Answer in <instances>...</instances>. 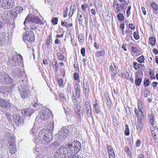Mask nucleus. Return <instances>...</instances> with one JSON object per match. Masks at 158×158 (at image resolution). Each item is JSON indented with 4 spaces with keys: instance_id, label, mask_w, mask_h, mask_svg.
<instances>
[{
    "instance_id": "nucleus-35",
    "label": "nucleus",
    "mask_w": 158,
    "mask_h": 158,
    "mask_svg": "<svg viewBox=\"0 0 158 158\" xmlns=\"http://www.w3.org/2000/svg\"><path fill=\"white\" fill-rule=\"evenodd\" d=\"M142 81V79L139 78H136L135 80V84L138 86H139Z\"/></svg>"
},
{
    "instance_id": "nucleus-50",
    "label": "nucleus",
    "mask_w": 158,
    "mask_h": 158,
    "mask_svg": "<svg viewBox=\"0 0 158 158\" xmlns=\"http://www.w3.org/2000/svg\"><path fill=\"white\" fill-rule=\"evenodd\" d=\"M131 6H129L128 7V8L127 9V10L126 11V13H127V17H128L130 15V10H131Z\"/></svg>"
},
{
    "instance_id": "nucleus-54",
    "label": "nucleus",
    "mask_w": 158,
    "mask_h": 158,
    "mask_svg": "<svg viewBox=\"0 0 158 158\" xmlns=\"http://www.w3.org/2000/svg\"><path fill=\"white\" fill-rule=\"evenodd\" d=\"M72 101L75 104L77 103V99L76 98L75 96L74 95V94H73V95L72 96Z\"/></svg>"
},
{
    "instance_id": "nucleus-9",
    "label": "nucleus",
    "mask_w": 158,
    "mask_h": 158,
    "mask_svg": "<svg viewBox=\"0 0 158 158\" xmlns=\"http://www.w3.org/2000/svg\"><path fill=\"white\" fill-rule=\"evenodd\" d=\"M22 10L23 9L22 7H15L14 11L11 13V18L15 19L17 17L18 14H19Z\"/></svg>"
},
{
    "instance_id": "nucleus-4",
    "label": "nucleus",
    "mask_w": 158,
    "mask_h": 158,
    "mask_svg": "<svg viewBox=\"0 0 158 158\" xmlns=\"http://www.w3.org/2000/svg\"><path fill=\"white\" fill-rule=\"evenodd\" d=\"M29 22L40 24H44V23L42 22L41 20L38 17L33 16L30 17L28 16L26 18L24 23V24L25 26V27L24 28L25 29H26V23Z\"/></svg>"
},
{
    "instance_id": "nucleus-14",
    "label": "nucleus",
    "mask_w": 158,
    "mask_h": 158,
    "mask_svg": "<svg viewBox=\"0 0 158 158\" xmlns=\"http://www.w3.org/2000/svg\"><path fill=\"white\" fill-rule=\"evenodd\" d=\"M109 158H114L115 153L112 147L110 145H108L106 147Z\"/></svg>"
},
{
    "instance_id": "nucleus-30",
    "label": "nucleus",
    "mask_w": 158,
    "mask_h": 158,
    "mask_svg": "<svg viewBox=\"0 0 158 158\" xmlns=\"http://www.w3.org/2000/svg\"><path fill=\"white\" fill-rule=\"evenodd\" d=\"M145 58L143 55H141L137 59V61L140 63H142L144 62Z\"/></svg>"
},
{
    "instance_id": "nucleus-52",
    "label": "nucleus",
    "mask_w": 158,
    "mask_h": 158,
    "mask_svg": "<svg viewBox=\"0 0 158 158\" xmlns=\"http://www.w3.org/2000/svg\"><path fill=\"white\" fill-rule=\"evenodd\" d=\"M85 49L84 48H82L81 49V53L83 56H85Z\"/></svg>"
},
{
    "instance_id": "nucleus-25",
    "label": "nucleus",
    "mask_w": 158,
    "mask_h": 158,
    "mask_svg": "<svg viewBox=\"0 0 158 158\" xmlns=\"http://www.w3.org/2000/svg\"><path fill=\"white\" fill-rule=\"evenodd\" d=\"M14 59L15 60H18V62L19 64L23 62V59L22 56L20 55H18L15 56Z\"/></svg>"
},
{
    "instance_id": "nucleus-55",
    "label": "nucleus",
    "mask_w": 158,
    "mask_h": 158,
    "mask_svg": "<svg viewBox=\"0 0 158 158\" xmlns=\"http://www.w3.org/2000/svg\"><path fill=\"white\" fill-rule=\"evenodd\" d=\"M74 76L75 80H77L78 79L79 77V75L78 73H75L74 74Z\"/></svg>"
},
{
    "instance_id": "nucleus-28",
    "label": "nucleus",
    "mask_w": 158,
    "mask_h": 158,
    "mask_svg": "<svg viewBox=\"0 0 158 158\" xmlns=\"http://www.w3.org/2000/svg\"><path fill=\"white\" fill-rule=\"evenodd\" d=\"M148 118L149 121V122L152 125H153L154 121V114L153 113H151L149 116Z\"/></svg>"
},
{
    "instance_id": "nucleus-58",
    "label": "nucleus",
    "mask_w": 158,
    "mask_h": 158,
    "mask_svg": "<svg viewBox=\"0 0 158 158\" xmlns=\"http://www.w3.org/2000/svg\"><path fill=\"white\" fill-rule=\"evenodd\" d=\"M36 132V130H35V129L33 127L32 128L31 130V134H32L33 135H35V133Z\"/></svg>"
},
{
    "instance_id": "nucleus-24",
    "label": "nucleus",
    "mask_w": 158,
    "mask_h": 158,
    "mask_svg": "<svg viewBox=\"0 0 158 158\" xmlns=\"http://www.w3.org/2000/svg\"><path fill=\"white\" fill-rule=\"evenodd\" d=\"M77 15L78 16L79 15V17L78 18L79 23H80L81 22L82 23L83 21L82 16V15H84V16H85V15H84V12L81 10H78Z\"/></svg>"
},
{
    "instance_id": "nucleus-43",
    "label": "nucleus",
    "mask_w": 158,
    "mask_h": 158,
    "mask_svg": "<svg viewBox=\"0 0 158 158\" xmlns=\"http://www.w3.org/2000/svg\"><path fill=\"white\" fill-rule=\"evenodd\" d=\"M124 151L127 153V154L128 156H131V152L129 150V148L128 147L126 146L124 148Z\"/></svg>"
},
{
    "instance_id": "nucleus-47",
    "label": "nucleus",
    "mask_w": 158,
    "mask_h": 158,
    "mask_svg": "<svg viewBox=\"0 0 158 158\" xmlns=\"http://www.w3.org/2000/svg\"><path fill=\"white\" fill-rule=\"evenodd\" d=\"M133 36L135 39L136 40H138L139 39V36L138 32L135 31L133 33Z\"/></svg>"
},
{
    "instance_id": "nucleus-17",
    "label": "nucleus",
    "mask_w": 158,
    "mask_h": 158,
    "mask_svg": "<svg viewBox=\"0 0 158 158\" xmlns=\"http://www.w3.org/2000/svg\"><path fill=\"white\" fill-rule=\"evenodd\" d=\"M132 31L128 28L126 31V37L125 38V39L127 41H128L130 39L132 38Z\"/></svg>"
},
{
    "instance_id": "nucleus-56",
    "label": "nucleus",
    "mask_w": 158,
    "mask_h": 158,
    "mask_svg": "<svg viewBox=\"0 0 158 158\" xmlns=\"http://www.w3.org/2000/svg\"><path fill=\"white\" fill-rule=\"evenodd\" d=\"M157 84L158 83L156 81H154L152 83V86L154 89H155L156 88Z\"/></svg>"
},
{
    "instance_id": "nucleus-8",
    "label": "nucleus",
    "mask_w": 158,
    "mask_h": 158,
    "mask_svg": "<svg viewBox=\"0 0 158 158\" xmlns=\"http://www.w3.org/2000/svg\"><path fill=\"white\" fill-rule=\"evenodd\" d=\"M11 104L8 101H6L3 99H0V107L5 109L10 108Z\"/></svg>"
},
{
    "instance_id": "nucleus-63",
    "label": "nucleus",
    "mask_w": 158,
    "mask_h": 158,
    "mask_svg": "<svg viewBox=\"0 0 158 158\" xmlns=\"http://www.w3.org/2000/svg\"><path fill=\"white\" fill-rule=\"evenodd\" d=\"M60 153L59 152H57V151L56 152L54 153V156L56 158H59V156Z\"/></svg>"
},
{
    "instance_id": "nucleus-32",
    "label": "nucleus",
    "mask_w": 158,
    "mask_h": 158,
    "mask_svg": "<svg viewBox=\"0 0 158 158\" xmlns=\"http://www.w3.org/2000/svg\"><path fill=\"white\" fill-rule=\"evenodd\" d=\"M85 80H84L83 81V84L84 86V88L86 91L88 92L89 91V87L88 85V83L86 81L85 82H84Z\"/></svg>"
},
{
    "instance_id": "nucleus-57",
    "label": "nucleus",
    "mask_w": 158,
    "mask_h": 158,
    "mask_svg": "<svg viewBox=\"0 0 158 158\" xmlns=\"http://www.w3.org/2000/svg\"><path fill=\"white\" fill-rule=\"evenodd\" d=\"M137 65V66L135 67V69L136 70L139 69L140 68V66H143V65L140 64H138Z\"/></svg>"
},
{
    "instance_id": "nucleus-11",
    "label": "nucleus",
    "mask_w": 158,
    "mask_h": 158,
    "mask_svg": "<svg viewBox=\"0 0 158 158\" xmlns=\"http://www.w3.org/2000/svg\"><path fill=\"white\" fill-rule=\"evenodd\" d=\"M114 11L116 13H118L119 12H121L123 11L125 12V10L124 8V3L117 4L116 5H114Z\"/></svg>"
},
{
    "instance_id": "nucleus-42",
    "label": "nucleus",
    "mask_w": 158,
    "mask_h": 158,
    "mask_svg": "<svg viewBox=\"0 0 158 158\" xmlns=\"http://www.w3.org/2000/svg\"><path fill=\"white\" fill-rule=\"evenodd\" d=\"M117 19L118 20L120 21L123 20L124 19V17L121 13L118 14L117 16Z\"/></svg>"
},
{
    "instance_id": "nucleus-5",
    "label": "nucleus",
    "mask_w": 158,
    "mask_h": 158,
    "mask_svg": "<svg viewBox=\"0 0 158 158\" xmlns=\"http://www.w3.org/2000/svg\"><path fill=\"white\" fill-rule=\"evenodd\" d=\"M15 3L11 0H0V6L4 9H9L15 6Z\"/></svg>"
},
{
    "instance_id": "nucleus-33",
    "label": "nucleus",
    "mask_w": 158,
    "mask_h": 158,
    "mask_svg": "<svg viewBox=\"0 0 158 158\" xmlns=\"http://www.w3.org/2000/svg\"><path fill=\"white\" fill-rule=\"evenodd\" d=\"M78 39L80 43H83L84 41V38L82 34H80L78 35Z\"/></svg>"
},
{
    "instance_id": "nucleus-23",
    "label": "nucleus",
    "mask_w": 158,
    "mask_h": 158,
    "mask_svg": "<svg viewBox=\"0 0 158 158\" xmlns=\"http://www.w3.org/2000/svg\"><path fill=\"white\" fill-rule=\"evenodd\" d=\"M141 119H138V124L136 125L137 129L138 130L140 131L143 127V123L142 122Z\"/></svg>"
},
{
    "instance_id": "nucleus-41",
    "label": "nucleus",
    "mask_w": 158,
    "mask_h": 158,
    "mask_svg": "<svg viewBox=\"0 0 158 158\" xmlns=\"http://www.w3.org/2000/svg\"><path fill=\"white\" fill-rule=\"evenodd\" d=\"M13 59L9 60L8 62L9 65L11 66H16V63L13 60Z\"/></svg>"
},
{
    "instance_id": "nucleus-61",
    "label": "nucleus",
    "mask_w": 158,
    "mask_h": 158,
    "mask_svg": "<svg viewBox=\"0 0 158 158\" xmlns=\"http://www.w3.org/2000/svg\"><path fill=\"white\" fill-rule=\"evenodd\" d=\"M76 10V8H73V9H72V6H71L70 8V10L69 12L71 13H72V14L73 15L74 12H75V11Z\"/></svg>"
},
{
    "instance_id": "nucleus-60",
    "label": "nucleus",
    "mask_w": 158,
    "mask_h": 158,
    "mask_svg": "<svg viewBox=\"0 0 158 158\" xmlns=\"http://www.w3.org/2000/svg\"><path fill=\"white\" fill-rule=\"evenodd\" d=\"M59 96L61 99H62L63 100H65L66 101V98L64 97L63 94L60 93L59 94Z\"/></svg>"
},
{
    "instance_id": "nucleus-48",
    "label": "nucleus",
    "mask_w": 158,
    "mask_h": 158,
    "mask_svg": "<svg viewBox=\"0 0 158 158\" xmlns=\"http://www.w3.org/2000/svg\"><path fill=\"white\" fill-rule=\"evenodd\" d=\"M58 19L57 18L55 17L52 18V23L56 25L57 23Z\"/></svg>"
},
{
    "instance_id": "nucleus-45",
    "label": "nucleus",
    "mask_w": 158,
    "mask_h": 158,
    "mask_svg": "<svg viewBox=\"0 0 158 158\" xmlns=\"http://www.w3.org/2000/svg\"><path fill=\"white\" fill-rule=\"evenodd\" d=\"M57 56L59 60H64V57L63 55H62L61 53L58 52L57 54Z\"/></svg>"
},
{
    "instance_id": "nucleus-26",
    "label": "nucleus",
    "mask_w": 158,
    "mask_h": 158,
    "mask_svg": "<svg viewBox=\"0 0 158 158\" xmlns=\"http://www.w3.org/2000/svg\"><path fill=\"white\" fill-rule=\"evenodd\" d=\"M74 142L75 143V146H73L74 148L75 149V148H77L78 150H76V151H77L78 152L81 148V143L78 141H74Z\"/></svg>"
},
{
    "instance_id": "nucleus-22",
    "label": "nucleus",
    "mask_w": 158,
    "mask_h": 158,
    "mask_svg": "<svg viewBox=\"0 0 158 158\" xmlns=\"http://www.w3.org/2000/svg\"><path fill=\"white\" fill-rule=\"evenodd\" d=\"M151 6L153 9V10L155 11V14L158 13V5H157L155 2H152L151 4Z\"/></svg>"
},
{
    "instance_id": "nucleus-64",
    "label": "nucleus",
    "mask_w": 158,
    "mask_h": 158,
    "mask_svg": "<svg viewBox=\"0 0 158 158\" xmlns=\"http://www.w3.org/2000/svg\"><path fill=\"white\" fill-rule=\"evenodd\" d=\"M94 47L97 49H98L99 48V45L96 42L94 43Z\"/></svg>"
},
{
    "instance_id": "nucleus-34",
    "label": "nucleus",
    "mask_w": 158,
    "mask_h": 158,
    "mask_svg": "<svg viewBox=\"0 0 158 158\" xmlns=\"http://www.w3.org/2000/svg\"><path fill=\"white\" fill-rule=\"evenodd\" d=\"M125 134L126 135H129L130 132L128 126L127 124H126L125 125Z\"/></svg>"
},
{
    "instance_id": "nucleus-20",
    "label": "nucleus",
    "mask_w": 158,
    "mask_h": 158,
    "mask_svg": "<svg viewBox=\"0 0 158 158\" xmlns=\"http://www.w3.org/2000/svg\"><path fill=\"white\" fill-rule=\"evenodd\" d=\"M105 100L106 99V102L108 107L110 108L112 105V103L111 102L110 99L108 97V95H105Z\"/></svg>"
},
{
    "instance_id": "nucleus-49",
    "label": "nucleus",
    "mask_w": 158,
    "mask_h": 158,
    "mask_svg": "<svg viewBox=\"0 0 158 158\" xmlns=\"http://www.w3.org/2000/svg\"><path fill=\"white\" fill-rule=\"evenodd\" d=\"M6 136L7 137L6 139H7L8 141V140H10V137L11 136L12 138H13L12 137V136L10 135V133L8 132H7L6 133Z\"/></svg>"
},
{
    "instance_id": "nucleus-44",
    "label": "nucleus",
    "mask_w": 158,
    "mask_h": 158,
    "mask_svg": "<svg viewBox=\"0 0 158 158\" xmlns=\"http://www.w3.org/2000/svg\"><path fill=\"white\" fill-rule=\"evenodd\" d=\"M30 28L32 30H35L36 29V23L30 22Z\"/></svg>"
},
{
    "instance_id": "nucleus-19",
    "label": "nucleus",
    "mask_w": 158,
    "mask_h": 158,
    "mask_svg": "<svg viewBox=\"0 0 158 158\" xmlns=\"http://www.w3.org/2000/svg\"><path fill=\"white\" fill-rule=\"evenodd\" d=\"M51 41L52 39L51 36L50 35H49L48 36L45 42V46L48 49H49L50 48V43H51Z\"/></svg>"
},
{
    "instance_id": "nucleus-31",
    "label": "nucleus",
    "mask_w": 158,
    "mask_h": 158,
    "mask_svg": "<svg viewBox=\"0 0 158 158\" xmlns=\"http://www.w3.org/2000/svg\"><path fill=\"white\" fill-rule=\"evenodd\" d=\"M85 113L87 115V116L89 118H92V109L86 110Z\"/></svg>"
},
{
    "instance_id": "nucleus-27",
    "label": "nucleus",
    "mask_w": 158,
    "mask_h": 158,
    "mask_svg": "<svg viewBox=\"0 0 158 158\" xmlns=\"http://www.w3.org/2000/svg\"><path fill=\"white\" fill-rule=\"evenodd\" d=\"M0 91L1 93H5L8 92V88L4 86H0Z\"/></svg>"
},
{
    "instance_id": "nucleus-12",
    "label": "nucleus",
    "mask_w": 158,
    "mask_h": 158,
    "mask_svg": "<svg viewBox=\"0 0 158 158\" xmlns=\"http://www.w3.org/2000/svg\"><path fill=\"white\" fill-rule=\"evenodd\" d=\"M81 108L80 106H78L77 103L75 104L74 106V109L75 110L76 113L79 116L80 119L81 118V117L83 115L82 110H81Z\"/></svg>"
},
{
    "instance_id": "nucleus-2",
    "label": "nucleus",
    "mask_w": 158,
    "mask_h": 158,
    "mask_svg": "<svg viewBox=\"0 0 158 158\" xmlns=\"http://www.w3.org/2000/svg\"><path fill=\"white\" fill-rule=\"evenodd\" d=\"M19 74L20 76H25V78H24V80H21L22 82L20 85L18 87L19 93L21 97L23 99H25L30 95L31 92L27 87V79L24 72H21Z\"/></svg>"
},
{
    "instance_id": "nucleus-16",
    "label": "nucleus",
    "mask_w": 158,
    "mask_h": 158,
    "mask_svg": "<svg viewBox=\"0 0 158 158\" xmlns=\"http://www.w3.org/2000/svg\"><path fill=\"white\" fill-rule=\"evenodd\" d=\"M47 110L44 109L43 110L41 113L40 114V118L42 120H45L49 118Z\"/></svg>"
},
{
    "instance_id": "nucleus-29",
    "label": "nucleus",
    "mask_w": 158,
    "mask_h": 158,
    "mask_svg": "<svg viewBox=\"0 0 158 158\" xmlns=\"http://www.w3.org/2000/svg\"><path fill=\"white\" fill-rule=\"evenodd\" d=\"M149 43L152 46H153L155 45L156 39L153 37H150L149 38Z\"/></svg>"
},
{
    "instance_id": "nucleus-3",
    "label": "nucleus",
    "mask_w": 158,
    "mask_h": 158,
    "mask_svg": "<svg viewBox=\"0 0 158 158\" xmlns=\"http://www.w3.org/2000/svg\"><path fill=\"white\" fill-rule=\"evenodd\" d=\"M0 81L2 83L10 84L12 83L14 80L4 72L0 73Z\"/></svg>"
},
{
    "instance_id": "nucleus-39",
    "label": "nucleus",
    "mask_w": 158,
    "mask_h": 158,
    "mask_svg": "<svg viewBox=\"0 0 158 158\" xmlns=\"http://www.w3.org/2000/svg\"><path fill=\"white\" fill-rule=\"evenodd\" d=\"M61 25L62 26H64L66 27H71L73 26V24L72 23L68 24L66 22L65 23L62 21H61Z\"/></svg>"
},
{
    "instance_id": "nucleus-46",
    "label": "nucleus",
    "mask_w": 158,
    "mask_h": 158,
    "mask_svg": "<svg viewBox=\"0 0 158 158\" xmlns=\"http://www.w3.org/2000/svg\"><path fill=\"white\" fill-rule=\"evenodd\" d=\"M150 81L149 79H144V80L143 84L144 86L147 87L149 85Z\"/></svg>"
},
{
    "instance_id": "nucleus-59",
    "label": "nucleus",
    "mask_w": 158,
    "mask_h": 158,
    "mask_svg": "<svg viewBox=\"0 0 158 158\" xmlns=\"http://www.w3.org/2000/svg\"><path fill=\"white\" fill-rule=\"evenodd\" d=\"M131 50L132 52L135 53H137L138 49L135 47H132Z\"/></svg>"
},
{
    "instance_id": "nucleus-7",
    "label": "nucleus",
    "mask_w": 158,
    "mask_h": 158,
    "mask_svg": "<svg viewBox=\"0 0 158 158\" xmlns=\"http://www.w3.org/2000/svg\"><path fill=\"white\" fill-rule=\"evenodd\" d=\"M10 137V140H8L9 144H10L9 150L11 154H14L17 151L16 147L14 143V139L11 136Z\"/></svg>"
},
{
    "instance_id": "nucleus-18",
    "label": "nucleus",
    "mask_w": 158,
    "mask_h": 158,
    "mask_svg": "<svg viewBox=\"0 0 158 158\" xmlns=\"http://www.w3.org/2000/svg\"><path fill=\"white\" fill-rule=\"evenodd\" d=\"M76 96L79 98L80 96V86L79 84H76L74 86Z\"/></svg>"
},
{
    "instance_id": "nucleus-36",
    "label": "nucleus",
    "mask_w": 158,
    "mask_h": 158,
    "mask_svg": "<svg viewBox=\"0 0 158 158\" xmlns=\"http://www.w3.org/2000/svg\"><path fill=\"white\" fill-rule=\"evenodd\" d=\"M105 55V51L102 50L101 51L97 52L96 53V56L97 57H99L101 56H103Z\"/></svg>"
},
{
    "instance_id": "nucleus-10",
    "label": "nucleus",
    "mask_w": 158,
    "mask_h": 158,
    "mask_svg": "<svg viewBox=\"0 0 158 158\" xmlns=\"http://www.w3.org/2000/svg\"><path fill=\"white\" fill-rule=\"evenodd\" d=\"M69 131L66 128H62L58 133L59 138L63 139H65L69 135Z\"/></svg>"
},
{
    "instance_id": "nucleus-37",
    "label": "nucleus",
    "mask_w": 158,
    "mask_h": 158,
    "mask_svg": "<svg viewBox=\"0 0 158 158\" xmlns=\"http://www.w3.org/2000/svg\"><path fill=\"white\" fill-rule=\"evenodd\" d=\"M113 124L114 126L117 127L118 125V122L114 116L112 117Z\"/></svg>"
},
{
    "instance_id": "nucleus-40",
    "label": "nucleus",
    "mask_w": 158,
    "mask_h": 158,
    "mask_svg": "<svg viewBox=\"0 0 158 158\" xmlns=\"http://www.w3.org/2000/svg\"><path fill=\"white\" fill-rule=\"evenodd\" d=\"M57 81H58V85L60 87H61L62 86H63L64 81L63 79L61 78H57Z\"/></svg>"
},
{
    "instance_id": "nucleus-13",
    "label": "nucleus",
    "mask_w": 158,
    "mask_h": 158,
    "mask_svg": "<svg viewBox=\"0 0 158 158\" xmlns=\"http://www.w3.org/2000/svg\"><path fill=\"white\" fill-rule=\"evenodd\" d=\"M34 111L35 110L29 108L23 110L21 111V113L23 114L24 115L30 116L31 114L34 112Z\"/></svg>"
},
{
    "instance_id": "nucleus-6",
    "label": "nucleus",
    "mask_w": 158,
    "mask_h": 158,
    "mask_svg": "<svg viewBox=\"0 0 158 158\" xmlns=\"http://www.w3.org/2000/svg\"><path fill=\"white\" fill-rule=\"evenodd\" d=\"M24 40H27L29 42L34 41L35 37L33 31L31 30L27 31L23 36Z\"/></svg>"
},
{
    "instance_id": "nucleus-53",
    "label": "nucleus",
    "mask_w": 158,
    "mask_h": 158,
    "mask_svg": "<svg viewBox=\"0 0 158 158\" xmlns=\"http://www.w3.org/2000/svg\"><path fill=\"white\" fill-rule=\"evenodd\" d=\"M141 144V141L140 139H138L136 142V146L137 147H139Z\"/></svg>"
},
{
    "instance_id": "nucleus-38",
    "label": "nucleus",
    "mask_w": 158,
    "mask_h": 158,
    "mask_svg": "<svg viewBox=\"0 0 158 158\" xmlns=\"http://www.w3.org/2000/svg\"><path fill=\"white\" fill-rule=\"evenodd\" d=\"M57 62L54 60V61H52V65L53 66L54 65L55 66V72H57L59 70L58 67L59 66L58 65H57Z\"/></svg>"
},
{
    "instance_id": "nucleus-15",
    "label": "nucleus",
    "mask_w": 158,
    "mask_h": 158,
    "mask_svg": "<svg viewBox=\"0 0 158 158\" xmlns=\"http://www.w3.org/2000/svg\"><path fill=\"white\" fill-rule=\"evenodd\" d=\"M138 108L139 109V114L138 115H137L138 119H143L144 118V114L143 112L142 111V106L141 102V103H139L138 104Z\"/></svg>"
},
{
    "instance_id": "nucleus-51",
    "label": "nucleus",
    "mask_w": 158,
    "mask_h": 158,
    "mask_svg": "<svg viewBox=\"0 0 158 158\" xmlns=\"http://www.w3.org/2000/svg\"><path fill=\"white\" fill-rule=\"evenodd\" d=\"M81 8L82 10H85L86 9V8L88 7V5L86 4H82L81 6Z\"/></svg>"
},
{
    "instance_id": "nucleus-1",
    "label": "nucleus",
    "mask_w": 158,
    "mask_h": 158,
    "mask_svg": "<svg viewBox=\"0 0 158 158\" xmlns=\"http://www.w3.org/2000/svg\"><path fill=\"white\" fill-rule=\"evenodd\" d=\"M52 128L51 129H43L41 130L38 134L36 140L39 143L46 144L51 142L52 139V135L51 130L52 131Z\"/></svg>"
},
{
    "instance_id": "nucleus-21",
    "label": "nucleus",
    "mask_w": 158,
    "mask_h": 158,
    "mask_svg": "<svg viewBox=\"0 0 158 158\" xmlns=\"http://www.w3.org/2000/svg\"><path fill=\"white\" fill-rule=\"evenodd\" d=\"M93 105L95 113L98 114H99L101 112V111L98 106V104L96 102H95L93 104Z\"/></svg>"
},
{
    "instance_id": "nucleus-62",
    "label": "nucleus",
    "mask_w": 158,
    "mask_h": 158,
    "mask_svg": "<svg viewBox=\"0 0 158 158\" xmlns=\"http://www.w3.org/2000/svg\"><path fill=\"white\" fill-rule=\"evenodd\" d=\"M133 24L132 23H130L129 24V27L131 29L133 30L135 29V26H133Z\"/></svg>"
}]
</instances>
